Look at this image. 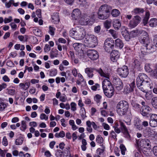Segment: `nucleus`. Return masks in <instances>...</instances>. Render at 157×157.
Masks as SVG:
<instances>
[{
  "label": "nucleus",
  "instance_id": "obj_62",
  "mask_svg": "<svg viewBox=\"0 0 157 157\" xmlns=\"http://www.w3.org/2000/svg\"><path fill=\"white\" fill-rule=\"evenodd\" d=\"M104 152V150L100 148H98L97 150V154L99 155L98 156V157H100V155H101L103 154Z\"/></svg>",
  "mask_w": 157,
  "mask_h": 157
},
{
  "label": "nucleus",
  "instance_id": "obj_32",
  "mask_svg": "<svg viewBox=\"0 0 157 157\" xmlns=\"http://www.w3.org/2000/svg\"><path fill=\"white\" fill-rule=\"evenodd\" d=\"M115 45L120 49H121L123 47L124 44L122 41L119 39H117L115 41Z\"/></svg>",
  "mask_w": 157,
  "mask_h": 157
},
{
  "label": "nucleus",
  "instance_id": "obj_16",
  "mask_svg": "<svg viewBox=\"0 0 157 157\" xmlns=\"http://www.w3.org/2000/svg\"><path fill=\"white\" fill-rule=\"evenodd\" d=\"M103 90L105 95L108 98H111L114 94V88L113 86Z\"/></svg>",
  "mask_w": 157,
  "mask_h": 157
},
{
  "label": "nucleus",
  "instance_id": "obj_6",
  "mask_svg": "<svg viewBox=\"0 0 157 157\" xmlns=\"http://www.w3.org/2000/svg\"><path fill=\"white\" fill-rule=\"evenodd\" d=\"M138 87L142 91L146 92L149 89H151L153 88V84L151 79L149 78L145 82H144L141 85Z\"/></svg>",
  "mask_w": 157,
  "mask_h": 157
},
{
  "label": "nucleus",
  "instance_id": "obj_45",
  "mask_svg": "<svg viewBox=\"0 0 157 157\" xmlns=\"http://www.w3.org/2000/svg\"><path fill=\"white\" fill-rule=\"evenodd\" d=\"M96 141L99 144H101L103 142V139L100 135H98L97 136Z\"/></svg>",
  "mask_w": 157,
  "mask_h": 157
},
{
  "label": "nucleus",
  "instance_id": "obj_57",
  "mask_svg": "<svg viewBox=\"0 0 157 157\" xmlns=\"http://www.w3.org/2000/svg\"><path fill=\"white\" fill-rule=\"evenodd\" d=\"M151 75L153 78H157V69H155L151 71Z\"/></svg>",
  "mask_w": 157,
  "mask_h": 157
},
{
  "label": "nucleus",
  "instance_id": "obj_9",
  "mask_svg": "<svg viewBox=\"0 0 157 157\" xmlns=\"http://www.w3.org/2000/svg\"><path fill=\"white\" fill-rule=\"evenodd\" d=\"M87 54L88 57L93 60H96L99 57L98 52L95 50H88L87 51Z\"/></svg>",
  "mask_w": 157,
  "mask_h": 157
},
{
  "label": "nucleus",
  "instance_id": "obj_18",
  "mask_svg": "<svg viewBox=\"0 0 157 157\" xmlns=\"http://www.w3.org/2000/svg\"><path fill=\"white\" fill-rule=\"evenodd\" d=\"M149 124L151 126L155 127L157 126V115L153 114L151 116Z\"/></svg>",
  "mask_w": 157,
  "mask_h": 157
},
{
  "label": "nucleus",
  "instance_id": "obj_53",
  "mask_svg": "<svg viewBox=\"0 0 157 157\" xmlns=\"http://www.w3.org/2000/svg\"><path fill=\"white\" fill-rule=\"evenodd\" d=\"M111 56H113L114 57H120V55L119 52L117 50H114L111 53Z\"/></svg>",
  "mask_w": 157,
  "mask_h": 157
},
{
  "label": "nucleus",
  "instance_id": "obj_43",
  "mask_svg": "<svg viewBox=\"0 0 157 157\" xmlns=\"http://www.w3.org/2000/svg\"><path fill=\"white\" fill-rule=\"evenodd\" d=\"M82 44L79 43H75L73 44V46L74 49L77 51H78L81 47Z\"/></svg>",
  "mask_w": 157,
  "mask_h": 157
},
{
  "label": "nucleus",
  "instance_id": "obj_47",
  "mask_svg": "<svg viewBox=\"0 0 157 157\" xmlns=\"http://www.w3.org/2000/svg\"><path fill=\"white\" fill-rule=\"evenodd\" d=\"M101 98V96L99 94H97L94 97V101L97 104L100 102Z\"/></svg>",
  "mask_w": 157,
  "mask_h": 157
},
{
  "label": "nucleus",
  "instance_id": "obj_19",
  "mask_svg": "<svg viewBox=\"0 0 157 157\" xmlns=\"http://www.w3.org/2000/svg\"><path fill=\"white\" fill-rule=\"evenodd\" d=\"M135 81L133 80L130 84L127 85L125 86L124 89V91L127 93L132 91L135 87Z\"/></svg>",
  "mask_w": 157,
  "mask_h": 157
},
{
  "label": "nucleus",
  "instance_id": "obj_23",
  "mask_svg": "<svg viewBox=\"0 0 157 157\" xmlns=\"http://www.w3.org/2000/svg\"><path fill=\"white\" fill-rule=\"evenodd\" d=\"M150 142L149 140L147 138L141 140L140 142V145L142 147L149 146L150 145Z\"/></svg>",
  "mask_w": 157,
  "mask_h": 157
},
{
  "label": "nucleus",
  "instance_id": "obj_14",
  "mask_svg": "<svg viewBox=\"0 0 157 157\" xmlns=\"http://www.w3.org/2000/svg\"><path fill=\"white\" fill-rule=\"evenodd\" d=\"M145 135L148 137H151L154 138H157V133L153 130L147 128L144 131Z\"/></svg>",
  "mask_w": 157,
  "mask_h": 157
},
{
  "label": "nucleus",
  "instance_id": "obj_35",
  "mask_svg": "<svg viewBox=\"0 0 157 157\" xmlns=\"http://www.w3.org/2000/svg\"><path fill=\"white\" fill-rule=\"evenodd\" d=\"M121 26V23L117 19L114 21L113 26L116 29H118Z\"/></svg>",
  "mask_w": 157,
  "mask_h": 157
},
{
  "label": "nucleus",
  "instance_id": "obj_49",
  "mask_svg": "<svg viewBox=\"0 0 157 157\" xmlns=\"http://www.w3.org/2000/svg\"><path fill=\"white\" fill-rule=\"evenodd\" d=\"M104 27L107 29H109L111 25V21L108 20H106L104 23Z\"/></svg>",
  "mask_w": 157,
  "mask_h": 157
},
{
  "label": "nucleus",
  "instance_id": "obj_4",
  "mask_svg": "<svg viewBox=\"0 0 157 157\" xmlns=\"http://www.w3.org/2000/svg\"><path fill=\"white\" fill-rule=\"evenodd\" d=\"M141 33L143 35L139 39L140 42L143 44V46L147 47H154L151 43V40L150 39L148 33L144 31H142Z\"/></svg>",
  "mask_w": 157,
  "mask_h": 157
},
{
  "label": "nucleus",
  "instance_id": "obj_58",
  "mask_svg": "<svg viewBox=\"0 0 157 157\" xmlns=\"http://www.w3.org/2000/svg\"><path fill=\"white\" fill-rule=\"evenodd\" d=\"M2 144L5 146H7L8 144L7 139L6 136H4L3 137Z\"/></svg>",
  "mask_w": 157,
  "mask_h": 157
},
{
  "label": "nucleus",
  "instance_id": "obj_5",
  "mask_svg": "<svg viewBox=\"0 0 157 157\" xmlns=\"http://www.w3.org/2000/svg\"><path fill=\"white\" fill-rule=\"evenodd\" d=\"M86 46L89 47L94 48L98 44L96 36L94 35H90L84 40Z\"/></svg>",
  "mask_w": 157,
  "mask_h": 157
},
{
  "label": "nucleus",
  "instance_id": "obj_51",
  "mask_svg": "<svg viewBox=\"0 0 157 157\" xmlns=\"http://www.w3.org/2000/svg\"><path fill=\"white\" fill-rule=\"evenodd\" d=\"M70 105L71 106V109L72 111H75L76 110L77 105L74 102H71Z\"/></svg>",
  "mask_w": 157,
  "mask_h": 157
},
{
  "label": "nucleus",
  "instance_id": "obj_60",
  "mask_svg": "<svg viewBox=\"0 0 157 157\" xmlns=\"http://www.w3.org/2000/svg\"><path fill=\"white\" fill-rule=\"evenodd\" d=\"M145 69L147 72H151V71H151V69L150 67L149 64H147L145 65Z\"/></svg>",
  "mask_w": 157,
  "mask_h": 157
},
{
  "label": "nucleus",
  "instance_id": "obj_3",
  "mask_svg": "<svg viewBox=\"0 0 157 157\" xmlns=\"http://www.w3.org/2000/svg\"><path fill=\"white\" fill-rule=\"evenodd\" d=\"M79 23L82 25H91L94 22L95 18L94 15L91 17L86 14L83 13L79 18Z\"/></svg>",
  "mask_w": 157,
  "mask_h": 157
},
{
  "label": "nucleus",
  "instance_id": "obj_46",
  "mask_svg": "<svg viewBox=\"0 0 157 157\" xmlns=\"http://www.w3.org/2000/svg\"><path fill=\"white\" fill-rule=\"evenodd\" d=\"M78 3L82 6H86L87 4L86 0H78Z\"/></svg>",
  "mask_w": 157,
  "mask_h": 157
},
{
  "label": "nucleus",
  "instance_id": "obj_26",
  "mask_svg": "<svg viewBox=\"0 0 157 157\" xmlns=\"http://www.w3.org/2000/svg\"><path fill=\"white\" fill-rule=\"evenodd\" d=\"M30 85V83L29 82H27L23 83H21L19 84V87L21 89L24 90H27Z\"/></svg>",
  "mask_w": 157,
  "mask_h": 157
},
{
  "label": "nucleus",
  "instance_id": "obj_55",
  "mask_svg": "<svg viewBox=\"0 0 157 157\" xmlns=\"http://www.w3.org/2000/svg\"><path fill=\"white\" fill-rule=\"evenodd\" d=\"M100 87V85L98 83H96L94 85L92 86L91 87V89L93 91H96L97 89H99Z\"/></svg>",
  "mask_w": 157,
  "mask_h": 157
},
{
  "label": "nucleus",
  "instance_id": "obj_8",
  "mask_svg": "<svg viewBox=\"0 0 157 157\" xmlns=\"http://www.w3.org/2000/svg\"><path fill=\"white\" fill-rule=\"evenodd\" d=\"M149 78L145 74L142 73L139 74L136 78V84L137 86H140L144 82H145Z\"/></svg>",
  "mask_w": 157,
  "mask_h": 157
},
{
  "label": "nucleus",
  "instance_id": "obj_29",
  "mask_svg": "<svg viewBox=\"0 0 157 157\" xmlns=\"http://www.w3.org/2000/svg\"><path fill=\"white\" fill-rule=\"evenodd\" d=\"M141 63L137 59H134L132 63V66L134 68L136 69H139L140 67Z\"/></svg>",
  "mask_w": 157,
  "mask_h": 157
},
{
  "label": "nucleus",
  "instance_id": "obj_56",
  "mask_svg": "<svg viewBox=\"0 0 157 157\" xmlns=\"http://www.w3.org/2000/svg\"><path fill=\"white\" fill-rule=\"evenodd\" d=\"M48 118V116L44 113L41 114L40 116V118L41 120H47Z\"/></svg>",
  "mask_w": 157,
  "mask_h": 157
},
{
  "label": "nucleus",
  "instance_id": "obj_52",
  "mask_svg": "<svg viewBox=\"0 0 157 157\" xmlns=\"http://www.w3.org/2000/svg\"><path fill=\"white\" fill-rule=\"evenodd\" d=\"M120 147L122 154L123 155H124L125 154V151L126 150V148L125 146L123 144H121Z\"/></svg>",
  "mask_w": 157,
  "mask_h": 157
},
{
  "label": "nucleus",
  "instance_id": "obj_39",
  "mask_svg": "<svg viewBox=\"0 0 157 157\" xmlns=\"http://www.w3.org/2000/svg\"><path fill=\"white\" fill-rule=\"evenodd\" d=\"M57 73V70L56 68H53L50 71L49 75L51 76H56Z\"/></svg>",
  "mask_w": 157,
  "mask_h": 157
},
{
  "label": "nucleus",
  "instance_id": "obj_11",
  "mask_svg": "<svg viewBox=\"0 0 157 157\" xmlns=\"http://www.w3.org/2000/svg\"><path fill=\"white\" fill-rule=\"evenodd\" d=\"M154 47H147V46H143L141 48V52L142 54L146 55L151 53L155 51Z\"/></svg>",
  "mask_w": 157,
  "mask_h": 157
},
{
  "label": "nucleus",
  "instance_id": "obj_20",
  "mask_svg": "<svg viewBox=\"0 0 157 157\" xmlns=\"http://www.w3.org/2000/svg\"><path fill=\"white\" fill-rule=\"evenodd\" d=\"M151 108L148 106H142L140 109L142 115L144 116H147L150 111H151Z\"/></svg>",
  "mask_w": 157,
  "mask_h": 157
},
{
  "label": "nucleus",
  "instance_id": "obj_24",
  "mask_svg": "<svg viewBox=\"0 0 157 157\" xmlns=\"http://www.w3.org/2000/svg\"><path fill=\"white\" fill-rule=\"evenodd\" d=\"M52 22L54 24H57L60 21L59 13H54L52 16Z\"/></svg>",
  "mask_w": 157,
  "mask_h": 157
},
{
  "label": "nucleus",
  "instance_id": "obj_59",
  "mask_svg": "<svg viewBox=\"0 0 157 157\" xmlns=\"http://www.w3.org/2000/svg\"><path fill=\"white\" fill-rule=\"evenodd\" d=\"M59 99L61 101L65 102L67 100V98L65 95L63 94L60 96Z\"/></svg>",
  "mask_w": 157,
  "mask_h": 157
},
{
  "label": "nucleus",
  "instance_id": "obj_44",
  "mask_svg": "<svg viewBox=\"0 0 157 157\" xmlns=\"http://www.w3.org/2000/svg\"><path fill=\"white\" fill-rule=\"evenodd\" d=\"M34 33L37 36H40L42 35V32L39 29H36L33 31Z\"/></svg>",
  "mask_w": 157,
  "mask_h": 157
},
{
  "label": "nucleus",
  "instance_id": "obj_17",
  "mask_svg": "<svg viewBox=\"0 0 157 157\" xmlns=\"http://www.w3.org/2000/svg\"><path fill=\"white\" fill-rule=\"evenodd\" d=\"M111 8L109 6L105 4L102 5L99 9L98 12L99 13H110V10Z\"/></svg>",
  "mask_w": 157,
  "mask_h": 157
},
{
  "label": "nucleus",
  "instance_id": "obj_31",
  "mask_svg": "<svg viewBox=\"0 0 157 157\" xmlns=\"http://www.w3.org/2000/svg\"><path fill=\"white\" fill-rule=\"evenodd\" d=\"M97 71L99 73L101 76L105 77L106 78L105 79H109L110 75L109 74L104 73L101 69L98 70Z\"/></svg>",
  "mask_w": 157,
  "mask_h": 157
},
{
  "label": "nucleus",
  "instance_id": "obj_22",
  "mask_svg": "<svg viewBox=\"0 0 157 157\" xmlns=\"http://www.w3.org/2000/svg\"><path fill=\"white\" fill-rule=\"evenodd\" d=\"M110 79H104L102 82V88L103 89H105L110 86H113L109 81Z\"/></svg>",
  "mask_w": 157,
  "mask_h": 157
},
{
  "label": "nucleus",
  "instance_id": "obj_63",
  "mask_svg": "<svg viewBox=\"0 0 157 157\" xmlns=\"http://www.w3.org/2000/svg\"><path fill=\"white\" fill-rule=\"evenodd\" d=\"M94 32L95 33H99L101 30V27L100 25H98L95 27L94 28Z\"/></svg>",
  "mask_w": 157,
  "mask_h": 157
},
{
  "label": "nucleus",
  "instance_id": "obj_37",
  "mask_svg": "<svg viewBox=\"0 0 157 157\" xmlns=\"http://www.w3.org/2000/svg\"><path fill=\"white\" fill-rule=\"evenodd\" d=\"M120 14V11L117 9H114L112 10L111 12V14L113 17H117Z\"/></svg>",
  "mask_w": 157,
  "mask_h": 157
},
{
  "label": "nucleus",
  "instance_id": "obj_25",
  "mask_svg": "<svg viewBox=\"0 0 157 157\" xmlns=\"http://www.w3.org/2000/svg\"><path fill=\"white\" fill-rule=\"evenodd\" d=\"M110 13H98V18L101 20H105L110 16Z\"/></svg>",
  "mask_w": 157,
  "mask_h": 157
},
{
  "label": "nucleus",
  "instance_id": "obj_42",
  "mask_svg": "<svg viewBox=\"0 0 157 157\" xmlns=\"http://www.w3.org/2000/svg\"><path fill=\"white\" fill-rule=\"evenodd\" d=\"M27 128V125L25 121H22L21 122L20 129L21 130L25 131Z\"/></svg>",
  "mask_w": 157,
  "mask_h": 157
},
{
  "label": "nucleus",
  "instance_id": "obj_50",
  "mask_svg": "<svg viewBox=\"0 0 157 157\" xmlns=\"http://www.w3.org/2000/svg\"><path fill=\"white\" fill-rule=\"evenodd\" d=\"M23 142V140L22 139L19 138L16 140L15 143L16 145H19L22 144Z\"/></svg>",
  "mask_w": 157,
  "mask_h": 157
},
{
  "label": "nucleus",
  "instance_id": "obj_33",
  "mask_svg": "<svg viewBox=\"0 0 157 157\" xmlns=\"http://www.w3.org/2000/svg\"><path fill=\"white\" fill-rule=\"evenodd\" d=\"M149 24L151 27H155L157 25V19L155 18L151 19L149 21Z\"/></svg>",
  "mask_w": 157,
  "mask_h": 157
},
{
  "label": "nucleus",
  "instance_id": "obj_2",
  "mask_svg": "<svg viewBox=\"0 0 157 157\" xmlns=\"http://www.w3.org/2000/svg\"><path fill=\"white\" fill-rule=\"evenodd\" d=\"M86 34L84 29L80 26H77L72 29L69 32V35L77 40L83 39Z\"/></svg>",
  "mask_w": 157,
  "mask_h": 157
},
{
  "label": "nucleus",
  "instance_id": "obj_40",
  "mask_svg": "<svg viewBox=\"0 0 157 157\" xmlns=\"http://www.w3.org/2000/svg\"><path fill=\"white\" fill-rule=\"evenodd\" d=\"M151 103L152 106L157 109V97H153L152 98Z\"/></svg>",
  "mask_w": 157,
  "mask_h": 157
},
{
  "label": "nucleus",
  "instance_id": "obj_61",
  "mask_svg": "<svg viewBox=\"0 0 157 157\" xmlns=\"http://www.w3.org/2000/svg\"><path fill=\"white\" fill-rule=\"evenodd\" d=\"M63 151L62 150H57L56 153V155L57 157H60L62 155Z\"/></svg>",
  "mask_w": 157,
  "mask_h": 157
},
{
  "label": "nucleus",
  "instance_id": "obj_54",
  "mask_svg": "<svg viewBox=\"0 0 157 157\" xmlns=\"http://www.w3.org/2000/svg\"><path fill=\"white\" fill-rule=\"evenodd\" d=\"M55 28L50 26L49 27V33L52 36H53L55 34Z\"/></svg>",
  "mask_w": 157,
  "mask_h": 157
},
{
  "label": "nucleus",
  "instance_id": "obj_36",
  "mask_svg": "<svg viewBox=\"0 0 157 157\" xmlns=\"http://www.w3.org/2000/svg\"><path fill=\"white\" fill-rule=\"evenodd\" d=\"M58 51L57 50H52L50 52V57L51 59L56 57L58 55Z\"/></svg>",
  "mask_w": 157,
  "mask_h": 157
},
{
  "label": "nucleus",
  "instance_id": "obj_41",
  "mask_svg": "<svg viewBox=\"0 0 157 157\" xmlns=\"http://www.w3.org/2000/svg\"><path fill=\"white\" fill-rule=\"evenodd\" d=\"M65 136V133L64 131H62L59 133H56L55 134V136L56 138H63Z\"/></svg>",
  "mask_w": 157,
  "mask_h": 157
},
{
  "label": "nucleus",
  "instance_id": "obj_10",
  "mask_svg": "<svg viewBox=\"0 0 157 157\" xmlns=\"http://www.w3.org/2000/svg\"><path fill=\"white\" fill-rule=\"evenodd\" d=\"M128 69L127 66H123L117 69L118 74L122 77L126 78L128 74Z\"/></svg>",
  "mask_w": 157,
  "mask_h": 157
},
{
  "label": "nucleus",
  "instance_id": "obj_30",
  "mask_svg": "<svg viewBox=\"0 0 157 157\" xmlns=\"http://www.w3.org/2000/svg\"><path fill=\"white\" fill-rule=\"evenodd\" d=\"M119 123L121 126V128L122 131L124 132V133H126L127 135L129 136V134L128 133V129L124 123L122 121H120Z\"/></svg>",
  "mask_w": 157,
  "mask_h": 157
},
{
  "label": "nucleus",
  "instance_id": "obj_15",
  "mask_svg": "<svg viewBox=\"0 0 157 157\" xmlns=\"http://www.w3.org/2000/svg\"><path fill=\"white\" fill-rule=\"evenodd\" d=\"M81 16V12L78 9H74L71 13V17L72 19L74 20L79 19Z\"/></svg>",
  "mask_w": 157,
  "mask_h": 157
},
{
  "label": "nucleus",
  "instance_id": "obj_28",
  "mask_svg": "<svg viewBox=\"0 0 157 157\" xmlns=\"http://www.w3.org/2000/svg\"><path fill=\"white\" fill-rule=\"evenodd\" d=\"M144 10L141 8H136L134 9L132 11V13L134 15L137 14H140L144 12Z\"/></svg>",
  "mask_w": 157,
  "mask_h": 157
},
{
  "label": "nucleus",
  "instance_id": "obj_21",
  "mask_svg": "<svg viewBox=\"0 0 157 157\" xmlns=\"http://www.w3.org/2000/svg\"><path fill=\"white\" fill-rule=\"evenodd\" d=\"M95 69L91 67H87L85 69V71L87 74V76L90 78H92L94 76L93 72Z\"/></svg>",
  "mask_w": 157,
  "mask_h": 157
},
{
  "label": "nucleus",
  "instance_id": "obj_48",
  "mask_svg": "<svg viewBox=\"0 0 157 157\" xmlns=\"http://www.w3.org/2000/svg\"><path fill=\"white\" fill-rule=\"evenodd\" d=\"M109 32L112 35L114 39L116 38L117 37V34L114 30L112 29H110L109 30Z\"/></svg>",
  "mask_w": 157,
  "mask_h": 157
},
{
  "label": "nucleus",
  "instance_id": "obj_34",
  "mask_svg": "<svg viewBox=\"0 0 157 157\" xmlns=\"http://www.w3.org/2000/svg\"><path fill=\"white\" fill-rule=\"evenodd\" d=\"M130 35L132 38L136 37L140 34L142 33L138 30L136 29L132 31L130 33Z\"/></svg>",
  "mask_w": 157,
  "mask_h": 157
},
{
  "label": "nucleus",
  "instance_id": "obj_64",
  "mask_svg": "<svg viewBox=\"0 0 157 157\" xmlns=\"http://www.w3.org/2000/svg\"><path fill=\"white\" fill-rule=\"evenodd\" d=\"M15 92V90L14 89H9L8 91V94L12 96L14 95Z\"/></svg>",
  "mask_w": 157,
  "mask_h": 157
},
{
  "label": "nucleus",
  "instance_id": "obj_7",
  "mask_svg": "<svg viewBox=\"0 0 157 157\" xmlns=\"http://www.w3.org/2000/svg\"><path fill=\"white\" fill-rule=\"evenodd\" d=\"M104 48L107 52H111L114 48V41L112 38H108L106 39L104 42Z\"/></svg>",
  "mask_w": 157,
  "mask_h": 157
},
{
  "label": "nucleus",
  "instance_id": "obj_13",
  "mask_svg": "<svg viewBox=\"0 0 157 157\" xmlns=\"http://www.w3.org/2000/svg\"><path fill=\"white\" fill-rule=\"evenodd\" d=\"M141 20V18L138 16H136L130 21L128 26L131 28L135 27L139 23Z\"/></svg>",
  "mask_w": 157,
  "mask_h": 157
},
{
  "label": "nucleus",
  "instance_id": "obj_27",
  "mask_svg": "<svg viewBox=\"0 0 157 157\" xmlns=\"http://www.w3.org/2000/svg\"><path fill=\"white\" fill-rule=\"evenodd\" d=\"M121 33L123 36L127 41H129L131 38H132L130 35V33L127 30H125L124 31L122 32Z\"/></svg>",
  "mask_w": 157,
  "mask_h": 157
},
{
  "label": "nucleus",
  "instance_id": "obj_1",
  "mask_svg": "<svg viewBox=\"0 0 157 157\" xmlns=\"http://www.w3.org/2000/svg\"><path fill=\"white\" fill-rule=\"evenodd\" d=\"M129 109V104L126 101H121L117 105L116 110L118 114L121 116L127 115L130 119L132 117V114Z\"/></svg>",
  "mask_w": 157,
  "mask_h": 157
},
{
  "label": "nucleus",
  "instance_id": "obj_38",
  "mask_svg": "<svg viewBox=\"0 0 157 157\" xmlns=\"http://www.w3.org/2000/svg\"><path fill=\"white\" fill-rule=\"evenodd\" d=\"M6 107V104L3 102L2 98H0V111L4 110Z\"/></svg>",
  "mask_w": 157,
  "mask_h": 157
},
{
  "label": "nucleus",
  "instance_id": "obj_12",
  "mask_svg": "<svg viewBox=\"0 0 157 157\" xmlns=\"http://www.w3.org/2000/svg\"><path fill=\"white\" fill-rule=\"evenodd\" d=\"M113 81L115 87L117 90H120L122 89L123 85L120 78L114 77Z\"/></svg>",
  "mask_w": 157,
  "mask_h": 157
}]
</instances>
